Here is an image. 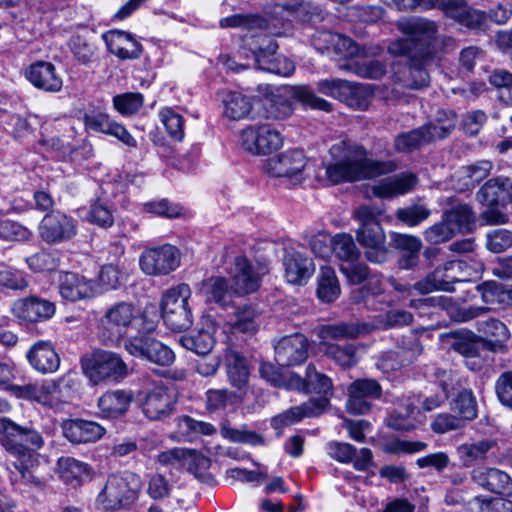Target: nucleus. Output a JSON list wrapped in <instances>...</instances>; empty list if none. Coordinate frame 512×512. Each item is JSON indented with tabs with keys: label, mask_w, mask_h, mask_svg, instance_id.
Here are the masks:
<instances>
[{
	"label": "nucleus",
	"mask_w": 512,
	"mask_h": 512,
	"mask_svg": "<svg viewBox=\"0 0 512 512\" xmlns=\"http://www.w3.org/2000/svg\"><path fill=\"white\" fill-rule=\"evenodd\" d=\"M396 27L406 37L390 42L388 52L393 56H406L411 60L410 74L417 78L409 84L411 89L417 90L427 86L429 76L422 68V63L431 59L437 51V24L427 18L408 17L398 20Z\"/></svg>",
	"instance_id": "f257e3e1"
},
{
	"label": "nucleus",
	"mask_w": 512,
	"mask_h": 512,
	"mask_svg": "<svg viewBox=\"0 0 512 512\" xmlns=\"http://www.w3.org/2000/svg\"><path fill=\"white\" fill-rule=\"evenodd\" d=\"M0 442L14 458L11 463L14 470L8 468L12 484L22 482L27 485H41L40 479L34 474L37 454L43 440L34 430L23 428L9 418H0Z\"/></svg>",
	"instance_id": "f03ea898"
},
{
	"label": "nucleus",
	"mask_w": 512,
	"mask_h": 512,
	"mask_svg": "<svg viewBox=\"0 0 512 512\" xmlns=\"http://www.w3.org/2000/svg\"><path fill=\"white\" fill-rule=\"evenodd\" d=\"M330 154L337 162L326 167V175L332 183L356 181L392 172L396 169L391 161L378 162L367 158L363 147L349 141H340L332 145Z\"/></svg>",
	"instance_id": "7ed1b4c3"
},
{
	"label": "nucleus",
	"mask_w": 512,
	"mask_h": 512,
	"mask_svg": "<svg viewBox=\"0 0 512 512\" xmlns=\"http://www.w3.org/2000/svg\"><path fill=\"white\" fill-rule=\"evenodd\" d=\"M141 312L130 302H118L106 309L98 321L97 335L105 345H117L130 329H138Z\"/></svg>",
	"instance_id": "20e7f679"
},
{
	"label": "nucleus",
	"mask_w": 512,
	"mask_h": 512,
	"mask_svg": "<svg viewBox=\"0 0 512 512\" xmlns=\"http://www.w3.org/2000/svg\"><path fill=\"white\" fill-rule=\"evenodd\" d=\"M383 210L379 207L364 205L355 212V218L360 222L357 230V240L366 249L365 254L369 261L382 263L386 260V236L379 223Z\"/></svg>",
	"instance_id": "39448f33"
},
{
	"label": "nucleus",
	"mask_w": 512,
	"mask_h": 512,
	"mask_svg": "<svg viewBox=\"0 0 512 512\" xmlns=\"http://www.w3.org/2000/svg\"><path fill=\"white\" fill-rule=\"evenodd\" d=\"M142 488L139 475L125 471L109 475L107 481L98 493L96 506L104 511H115L129 506L138 496Z\"/></svg>",
	"instance_id": "423d86ee"
},
{
	"label": "nucleus",
	"mask_w": 512,
	"mask_h": 512,
	"mask_svg": "<svg viewBox=\"0 0 512 512\" xmlns=\"http://www.w3.org/2000/svg\"><path fill=\"white\" fill-rule=\"evenodd\" d=\"M11 390L18 398L35 401L45 407L60 410L72 398V387L63 378L56 380H43L26 385L11 386Z\"/></svg>",
	"instance_id": "0eeeda50"
},
{
	"label": "nucleus",
	"mask_w": 512,
	"mask_h": 512,
	"mask_svg": "<svg viewBox=\"0 0 512 512\" xmlns=\"http://www.w3.org/2000/svg\"><path fill=\"white\" fill-rule=\"evenodd\" d=\"M84 375L94 385L103 382H119L128 375V366L122 357L112 351L95 350L82 357Z\"/></svg>",
	"instance_id": "6e6552de"
},
{
	"label": "nucleus",
	"mask_w": 512,
	"mask_h": 512,
	"mask_svg": "<svg viewBox=\"0 0 512 512\" xmlns=\"http://www.w3.org/2000/svg\"><path fill=\"white\" fill-rule=\"evenodd\" d=\"M191 295V288L185 283L171 287L163 293L162 319L170 330L181 332L191 327L193 315L188 303Z\"/></svg>",
	"instance_id": "1a4fd4ad"
},
{
	"label": "nucleus",
	"mask_w": 512,
	"mask_h": 512,
	"mask_svg": "<svg viewBox=\"0 0 512 512\" xmlns=\"http://www.w3.org/2000/svg\"><path fill=\"white\" fill-rule=\"evenodd\" d=\"M284 137L273 125L256 123L244 127L239 135L241 147L255 156H266L283 146Z\"/></svg>",
	"instance_id": "9d476101"
},
{
	"label": "nucleus",
	"mask_w": 512,
	"mask_h": 512,
	"mask_svg": "<svg viewBox=\"0 0 512 512\" xmlns=\"http://www.w3.org/2000/svg\"><path fill=\"white\" fill-rule=\"evenodd\" d=\"M181 253L170 244L144 250L139 257L142 272L149 276H163L180 266Z\"/></svg>",
	"instance_id": "9b49d317"
},
{
	"label": "nucleus",
	"mask_w": 512,
	"mask_h": 512,
	"mask_svg": "<svg viewBox=\"0 0 512 512\" xmlns=\"http://www.w3.org/2000/svg\"><path fill=\"white\" fill-rule=\"evenodd\" d=\"M268 273L265 263L252 262L245 256L235 258L230 271V282L237 296H244L257 291L262 277Z\"/></svg>",
	"instance_id": "f8f14e48"
},
{
	"label": "nucleus",
	"mask_w": 512,
	"mask_h": 512,
	"mask_svg": "<svg viewBox=\"0 0 512 512\" xmlns=\"http://www.w3.org/2000/svg\"><path fill=\"white\" fill-rule=\"evenodd\" d=\"M124 347L130 355L160 366H169L175 360L172 349L152 337H130L125 340Z\"/></svg>",
	"instance_id": "ddd939ff"
},
{
	"label": "nucleus",
	"mask_w": 512,
	"mask_h": 512,
	"mask_svg": "<svg viewBox=\"0 0 512 512\" xmlns=\"http://www.w3.org/2000/svg\"><path fill=\"white\" fill-rule=\"evenodd\" d=\"M40 238L49 244H58L73 238L77 233V221L60 211L47 213L39 227Z\"/></svg>",
	"instance_id": "4468645a"
},
{
	"label": "nucleus",
	"mask_w": 512,
	"mask_h": 512,
	"mask_svg": "<svg viewBox=\"0 0 512 512\" xmlns=\"http://www.w3.org/2000/svg\"><path fill=\"white\" fill-rule=\"evenodd\" d=\"M55 312L56 306L53 302L38 296L17 299L11 306L13 316L27 324L47 321Z\"/></svg>",
	"instance_id": "2eb2a0df"
},
{
	"label": "nucleus",
	"mask_w": 512,
	"mask_h": 512,
	"mask_svg": "<svg viewBox=\"0 0 512 512\" xmlns=\"http://www.w3.org/2000/svg\"><path fill=\"white\" fill-rule=\"evenodd\" d=\"M60 296L67 301L87 300L99 295L95 280L74 272H61L58 278Z\"/></svg>",
	"instance_id": "dca6fc26"
},
{
	"label": "nucleus",
	"mask_w": 512,
	"mask_h": 512,
	"mask_svg": "<svg viewBox=\"0 0 512 512\" xmlns=\"http://www.w3.org/2000/svg\"><path fill=\"white\" fill-rule=\"evenodd\" d=\"M306 164L307 157L303 150L290 149L269 159L266 163V170L276 177L295 178L300 181Z\"/></svg>",
	"instance_id": "f3484780"
},
{
	"label": "nucleus",
	"mask_w": 512,
	"mask_h": 512,
	"mask_svg": "<svg viewBox=\"0 0 512 512\" xmlns=\"http://www.w3.org/2000/svg\"><path fill=\"white\" fill-rule=\"evenodd\" d=\"M175 403L176 399L172 391L166 387L157 386L145 394L141 407L147 419L161 421L172 415Z\"/></svg>",
	"instance_id": "a211bd4d"
},
{
	"label": "nucleus",
	"mask_w": 512,
	"mask_h": 512,
	"mask_svg": "<svg viewBox=\"0 0 512 512\" xmlns=\"http://www.w3.org/2000/svg\"><path fill=\"white\" fill-rule=\"evenodd\" d=\"M381 396V386L373 379H359L349 387L347 410L352 414H365L371 408V400Z\"/></svg>",
	"instance_id": "6ab92c4d"
},
{
	"label": "nucleus",
	"mask_w": 512,
	"mask_h": 512,
	"mask_svg": "<svg viewBox=\"0 0 512 512\" xmlns=\"http://www.w3.org/2000/svg\"><path fill=\"white\" fill-rule=\"evenodd\" d=\"M159 462L175 468H186L190 473L199 476L208 469L210 460L196 450L174 448L159 455Z\"/></svg>",
	"instance_id": "aec40b11"
},
{
	"label": "nucleus",
	"mask_w": 512,
	"mask_h": 512,
	"mask_svg": "<svg viewBox=\"0 0 512 512\" xmlns=\"http://www.w3.org/2000/svg\"><path fill=\"white\" fill-rule=\"evenodd\" d=\"M308 356V341L303 334L283 337L275 346V359L281 366L301 364Z\"/></svg>",
	"instance_id": "412c9836"
},
{
	"label": "nucleus",
	"mask_w": 512,
	"mask_h": 512,
	"mask_svg": "<svg viewBox=\"0 0 512 512\" xmlns=\"http://www.w3.org/2000/svg\"><path fill=\"white\" fill-rule=\"evenodd\" d=\"M102 38L109 52L121 60L138 59L142 55L143 46L129 32L110 30Z\"/></svg>",
	"instance_id": "4be33fe9"
},
{
	"label": "nucleus",
	"mask_w": 512,
	"mask_h": 512,
	"mask_svg": "<svg viewBox=\"0 0 512 512\" xmlns=\"http://www.w3.org/2000/svg\"><path fill=\"white\" fill-rule=\"evenodd\" d=\"M132 400L133 394L129 390L106 391L98 399V415L105 419H118L128 412Z\"/></svg>",
	"instance_id": "5701e85b"
},
{
	"label": "nucleus",
	"mask_w": 512,
	"mask_h": 512,
	"mask_svg": "<svg viewBox=\"0 0 512 512\" xmlns=\"http://www.w3.org/2000/svg\"><path fill=\"white\" fill-rule=\"evenodd\" d=\"M267 42L265 47H259L254 51L255 59L259 67L271 73L278 75L288 76L294 71V64L292 61L282 55H275L278 49V44L270 38H265Z\"/></svg>",
	"instance_id": "b1692460"
},
{
	"label": "nucleus",
	"mask_w": 512,
	"mask_h": 512,
	"mask_svg": "<svg viewBox=\"0 0 512 512\" xmlns=\"http://www.w3.org/2000/svg\"><path fill=\"white\" fill-rule=\"evenodd\" d=\"M29 364L41 374L56 372L60 366V357L49 341L39 340L26 353Z\"/></svg>",
	"instance_id": "393cba45"
},
{
	"label": "nucleus",
	"mask_w": 512,
	"mask_h": 512,
	"mask_svg": "<svg viewBox=\"0 0 512 512\" xmlns=\"http://www.w3.org/2000/svg\"><path fill=\"white\" fill-rule=\"evenodd\" d=\"M327 408L326 398H311L308 402L292 407L272 419L275 429H282L301 421L304 417H316Z\"/></svg>",
	"instance_id": "a878e982"
},
{
	"label": "nucleus",
	"mask_w": 512,
	"mask_h": 512,
	"mask_svg": "<svg viewBox=\"0 0 512 512\" xmlns=\"http://www.w3.org/2000/svg\"><path fill=\"white\" fill-rule=\"evenodd\" d=\"M85 124L90 130L116 137L130 148H135L137 146L136 139L127 131V129L111 120L105 113L92 112L90 114H86Z\"/></svg>",
	"instance_id": "bb28decb"
},
{
	"label": "nucleus",
	"mask_w": 512,
	"mask_h": 512,
	"mask_svg": "<svg viewBox=\"0 0 512 512\" xmlns=\"http://www.w3.org/2000/svg\"><path fill=\"white\" fill-rule=\"evenodd\" d=\"M418 179L414 173L403 172L386 177L372 186V193L379 198L405 195L413 190Z\"/></svg>",
	"instance_id": "cd10ccee"
},
{
	"label": "nucleus",
	"mask_w": 512,
	"mask_h": 512,
	"mask_svg": "<svg viewBox=\"0 0 512 512\" xmlns=\"http://www.w3.org/2000/svg\"><path fill=\"white\" fill-rule=\"evenodd\" d=\"M226 370L230 385L236 389L235 396L242 399L249 390L250 371L246 360L237 352L226 355Z\"/></svg>",
	"instance_id": "c85d7f7f"
},
{
	"label": "nucleus",
	"mask_w": 512,
	"mask_h": 512,
	"mask_svg": "<svg viewBox=\"0 0 512 512\" xmlns=\"http://www.w3.org/2000/svg\"><path fill=\"white\" fill-rule=\"evenodd\" d=\"M63 435L72 443H89L99 440L105 429L94 421L68 420L62 425Z\"/></svg>",
	"instance_id": "c756f323"
},
{
	"label": "nucleus",
	"mask_w": 512,
	"mask_h": 512,
	"mask_svg": "<svg viewBox=\"0 0 512 512\" xmlns=\"http://www.w3.org/2000/svg\"><path fill=\"white\" fill-rule=\"evenodd\" d=\"M28 80L37 88L55 93L62 87V79L50 62L39 61L32 64L26 72Z\"/></svg>",
	"instance_id": "7c9ffc66"
},
{
	"label": "nucleus",
	"mask_w": 512,
	"mask_h": 512,
	"mask_svg": "<svg viewBox=\"0 0 512 512\" xmlns=\"http://www.w3.org/2000/svg\"><path fill=\"white\" fill-rule=\"evenodd\" d=\"M478 331L483 333L486 338L483 345L492 352H506V342L510 338V332L507 326L497 319H489L478 323Z\"/></svg>",
	"instance_id": "2f4dec72"
},
{
	"label": "nucleus",
	"mask_w": 512,
	"mask_h": 512,
	"mask_svg": "<svg viewBox=\"0 0 512 512\" xmlns=\"http://www.w3.org/2000/svg\"><path fill=\"white\" fill-rule=\"evenodd\" d=\"M283 264L287 281L296 285L305 284L315 270L312 260L300 253H288L284 257Z\"/></svg>",
	"instance_id": "473e14b6"
},
{
	"label": "nucleus",
	"mask_w": 512,
	"mask_h": 512,
	"mask_svg": "<svg viewBox=\"0 0 512 512\" xmlns=\"http://www.w3.org/2000/svg\"><path fill=\"white\" fill-rule=\"evenodd\" d=\"M67 0H28L34 26L33 32H40L44 27L50 28L53 23L54 14L58 9L64 7Z\"/></svg>",
	"instance_id": "72a5a7b5"
},
{
	"label": "nucleus",
	"mask_w": 512,
	"mask_h": 512,
	"mask_svg": "<svg viewBox=\"0 0 512 512\" xmlns=\"http://www.w3.org/2000/svg\"><path fill=\"white\" fill-rule=\"evenodd\" d=\"M371 332L369 323H346L322 325L318 328V337L323 343L329 340H343L356 338L362 334Z\"/></svg>",
	"instance_id": "f704fd0d"
},
{
	"label": "nucleus",
	"mask_w": 512,
	"mask_h": 512,
	"mask_svg": "<svg viewBox=\"0 0 512 512\" xmlns=\"http://www.w3.org/2000/svg\"><path fill=\"white\" fill-rule=\"evenodd\" d=\"M260 376L271 385L287 390H301L305 385L302 378L291 371H282L271 363H262Z\"/></svg>",
	"instance_id": "c9c22d12"
},
{
	"label": "nucleus",
	"mask_w": 512,
	"mask_h": 512,
	"mask_svg": "<svg viewBox=\"0 0 512 512\" xmlns=\"http://www.w3.org/2000/svg\"><path fill=\"white\" fill-rule=\"evenodd\" d=\"M207 328H201L196 333L189 336H182L180 339L181 345L197 354H208L215 345L214 333L216 327L214 322L207 318L205 320Z\"/></svg>",
	"instance_id": "e433bc0d"
},
{
	"label": "nucleus",
	"mask_w": 512,
	"mask_h": 512,
	"mask_svg": "<svg viewBox=\"0 0 512 512\" xmlns=\"http://www.w3.org/2000/svg\"><path fill=\"white\" fill-rule=\"evenodd\" d=\"M512 181L509 178L498 177L486 182L477 193V200L488 207L508 199Z\"/></svg>",
	"instance_id": "4c0bfd02"
},
{
	"label": "nucleus",
	"mask_w": 512,
	"mask_h": 512,
	"mask_svg": "<svg viewBox=\"0 0 512 512\" xmlns=\"http://www.w3.org/2000/svg\"><path fill=\"white\" fill-rule=\"evenodd\" d=\"M317 39L326 43L327 50L346 59H357L363 50L352 39L338 33L319 32Z\"/></svg>",
	"instance_id": "58836bf2"
},
{
	"label": "nucleus",
	"mask_w": 512,
	"mask_h": 512,
	"mask_svg": "<svg viewBox=\"0 0 512 512\" xmlns=\"http://www.w3.org/2000/svg\"><path fill=\"white\" fill-rule=\"evenodd\" d=\"M368 86L342 79H324L318 82V92L330 96H369Z\"/></svg>",
	"instance_id": "ea45409f"
},
{
	"label": "nucleus",
	"mask_w": 512,
	"mask_h": 512,
	"mask_svg": "<svg viewBox=\"0 0 512 512\" xmlns=\"http://www.w3.org/2000/svg\"><path fill=\"white\" fill-rule=\"evenodd\" d=\"M317 297L324 303H332L341 293L340 283L334 269L330 266H321L317 278Z\"/></svg>",
	"instance_id": "a19ab883"
},
{
	"label": "nucleus",
	"mask_w": 512,
	"mask_h": 512,
	"mask_svg": "<svg viewBox=\"0 0 512 512\" xmlns=\"http://www.w3.org/2000/svg\"><path fill=\"white\" fill-rule=\"evenodd\" d=\"M257 100V116L272 119L289 117L294 110L290 98H253Z\"/></svg>",
	"instance_id": "79ce46f5"
},
{
	"label": "nucleus",
	"mask_w": 512,
	"mask_h": 512,
	"mask_svg": "<svg viewBox=\"0 0 512 512\" xmlns=\"http://www.w3.org/2000/svg\"><path fill=\"white\" fill-rule=\"evenodd\" d=\"M61 479L72 486H78L90 477L89 466L72 457H61L58 460Z\"/></svg>",
	"instance_id": "37998d69"
},
{
	"label": "nucleus",
	"mask_w": 512,
	"mask_h": 512,
	"mask_svg": "<svg viewBox=\"0 0 512 512\" xmlns=\"http://www.w3.org/2000/svg\"><path fill=\"white\" fill-rule=\"evenodd\" d=\"M417 414V407L410 399H407L405 403H401L398 406L394 413L389 415L387 425L400 431L414 430L420 423L416 417Z\"/></svg>",
	"instance_id": "c03bdc74"
},
{
	"label": "nucleus",
	"mask_w": 512,
	"mask_h": 512,
	"mask_svg": "<svg viewBox=\"0 0 512 512\" xmlns=\"http://www.w3.org/2000/svg\"><path fill=\"white\" fill-rule=\"evenodd\" d=\"M177 438L182 441H193L200 435H212L216 428L207 422L195 420L189 416L177 419Z\"/></svg>",
	"instance_id": "a18cd8bd"
},
{
	"label": "nucleus",
	"mask_w": 512,
	"mask_h": 512,
	"mask_svg": "<svg viewBox=\"0 0 512 512\" xmlns=\"http://www.w3.org/2000/svg\"><path fill=\"white\" fill-rule=\"evenodd\" d=\"M208 301L227 306L236 295L233 285L224 277H212L204 284Z\"/></svg>",
	"instance_id": "49530a36"
},
{
	"label": "nucleus",
	"mask_w": 512,
	"mask_h": 512,
	"mask_svg": "<svg viewBox=\"0 0 512 512\" xmlns=\"http://www.w3.org/2000/svg\"><path fill=\"white\" fill-rule=\"evenodd\" d=\"M223 114L231 120L257 117V100L252 98H225Z\"/></svg>",
	"instance_id": "de8ad7c7"
},
{
	"label": "nucleus",
	"mask_w": 512,
	"mask_h": 512,
	"mask_svg": "<svg viewBox=\"0 0 512 512\" xmlns=\"http://www.w3.org/2000/svg\"><path fill=\"white\" fill-rule=\"evenodd\" d=\"M360 77L379 79L386 73V66L379 60L368 57V52L363 49L357 59L352 60L347 66Z\"/></svg>",
	"instance_id": "09e8293b"
},
{
	"label": "nucleus",
	"mask_w": 512,
	"mask_h": 512,
	"mask_svg": "<svg viewBox=\"0 0 512 512\" xmlns=\"http://www.w3.org/2000/svg\"><path fill=\"white\" fill-rule=\"evenodd\" d=\"M304 387L300 391L316 393L318 398H326L327 405L332 394V382L326 375L318 373L312 365H308L306 369V378L302 379Z\"/></svg>",
	"instance_id": "8fccbe9b"
},
{
	"label": "nucleus",
	"mask_w": 512,
	"mask_h": 512,
	"mask_svg": "<svg viewBox=\"0 0 512 512\" xmlns=\"http://www.w3.org/2000/svg\"><path fill=\"white\" fill-rule=\"evenodd\" d=\"M455 233L468 232L474 223V213L470 206L459 204L446 211L443 217Z\"/></svg>",
	"instance_id": "3c124183"
},
{
	"label": "nucleus",
	"mask_w": 512,
	"mask_h": 512,
	"mask_svg": "<svg viewBox=\"0 0 512 512\" xmlns=\"http://www.w3.org/2000/svg\"><path fill=\"white\" fill-rule=\"evenodd\" d=\"M492 169V163L487 160L479 161L476 164L463 167L458 172V178L463 181L461 190L472 189L476 184L485 179Z\"/></svg>",
	"instance_id": "603ef678"
},
{
	"label": "nucleus",
	"mask_w": 512,
	"mask_h": 512,
	"mask_svg": "<svg viewBox=\"0 0 512 512\" xmlns=\"http://www.w3.org/2000/svg\"><path fill=\"white\" fill-rule=\"evenodd\" d=\"M392 241L397 248L406 252L400 262L401 267L411 268L414 266L421 248V241L417 237L406 234H393Z\"/></svg>",
	"instance_id": "864d4df0"
},
{
	"label": "nucleus",
	"mask_w": 512,
	"mask_h": 512,
	"mask_svg": "<svg viewBox=\"0 0 512 512\" xmlns=\"http://www.w3.org/2000/svg\"><path fill=\"white\" fill-rule=\"evenodd\" d=\"M124 279L123 267L120 263L103 265L100 269L98 280L99 295L105 291L117 289Z\"/></svg>",
	"instance_id": "5fc2aeb1"
},
{
	"label": "nucleus",
	"mask_w": 512,
	"mask_h": 512,
	"mask_svg": "<svg viewBox=\"0 0 512 512\" xmlns=\"http://www.w3.org/2000/svg\"><path fill=\"white\" fill-rule=\"evenodd\" d=\"M456 115L452 111L440 110L437 112L435 123L423 126L431 139L439 140L445 138L456 126Z\"/></svg>",
	"instance_id": "6e6d98bb"
},
{
	"label": "nucleus",
	"mask_w": 512,
	"mask_h": 512,
	"mask_svg": "<svg viewBox=\"0 0 512 512\" xmlns=\"http://www.w3.org/2000/svg\"><path fill=\"white\" fill-rule=\"evenodd\" d=\"M332 253L341 261V264H348L357 261L359 250L349 234H337L333 237Z\"/></svg>",
	"instance_id": "4d7b16f0"
},
{
	"label": "nucleus",
	"mask_w": 512,
	"mask_h": 512,
	"mask_svg": "<svg viewBox=\"0 0 512 512\" xmlns=\"http://www.w3.org/2000/svg\"><path fill=\"white\" fill-rule=\"evenodd\" d=\"M259 312L253 305H243L235 312L232 329L242 333H253L258 327Z\"/></svg>",
	"instance_id": "13d9d810"
},
{
	"label": "nucleus",
	"mask_w": 512,
	"mask_h": 512,
	"mask_svg": "<svg viewBox=\"0 0 512 512\" xmlns=\"http://www.w3.org/2000/svg\"><path fill=\"white\" fill-rule=\"evenodd\" d=\"M424 127L414 129L410 132L400 134L396 137L394 146L399 152L413 151L425 143L433 141Z\"/></svg>",
	"instance_id": "bf43d9fd"
},
{
	"label": "nucleus",
	"mask_w": 512,
	"mask_h": 512,
	"mask_svg": "<svg viewBox=\"0 0 512 512\" xmlns=\"http://www.w3.org/2000/svg\"><path fill=\"white\" fill-rule=\"evenodd\" d=\"M437 378L441 385V392L431 395L424 400L423 409L425 411L439 408L447 400L450 390L453 389L455 375L451 371H439Z\"/></svg>",
	"instance_id": "052dcab7"
},
{
	"label": "nucleus",
	"mask_w": 512,
	"mask_h": 512,
	"mask_svg": "<svg viewBox=\"0 0 512 512\" xmlns=\"http://www.w3.org/2000/svg\"><path fill=\"white\" fill-rule=\"evenodd\" d=\"M424 9L439 8L446 16L458 20L468 7L465 0H412Z\"/></svg>",
	"instance_id": "680f3d73"
},
{
	"label": "nucleus",
	"mask_w": 512,
	"mask_h": 512,
	"mask_svg": "<svg viewBox=\"0 0 512 512\" xmlns=\"http://www.w3.org/2000/svg\"><path fill=\"white\" fill-rule=\"evenodd\" d=\"M451 409L459 415L463 424L477 417L476 399L471 390L461 391L452 401Z\"/></svg>",
	"instance_id": "e2e57ef3"
},
{
	"label": "nucleus",
	"mask_w": 512,
	"mask_h": 512,
	"mask_svg": "<svg viewBox=\"0 0 512 512\" xmlns=\"http://www.w3.org/2000/svg\"><path fill=\"white\" fill-rule=\"evenodd\" d=\"M159 118L167 133L173 139L181 141L184 138V119L175 109L162 108L159 112Z\"/></svg>",
	"instance_id": "0e129e2a"
},
{
	"label": "nucleus",
	"mask_w": 512,
	"mask_h": 512,
	"mask_svg": "<svg viewBox=\"0 0 512 512\" xmlns=\"http://www.w3.org/2000/svg\"><path fill=\"white\" fill-rule=\"evenodd\" d=\"M493 445V441L482 440L476 443L462 444L457 450L464 465L469 466L473 461L483 459Z\"/></svg>",
	"instance_id": "69168bd1"
},
{
	"label": "nucleus",
	"mask_w": 512,
	"mask_h": 512,
	"mask_svg": "<svg viewBox=\"0 0 512 512\" xmlns=\"http://www.w3.org/2000/svg\"><path fill=\"white\" fill-rule=\"evenodd\" d=\"M87 221L103 228L110 227L114 222L113 212L103 200L94 201L86 215Z\"/></svg>",
	"instance_id": "338daca9"
},
{
	"label": "nucleus",
	"mask_w": 512,
	"mask_h": 512,
	"mask_svg": "<svg viewBox=\"0 0 512 512\" xmlns=\"http://www.w3.org/2000/svg\"><path fill=\"white\" fill-rule=\"evenodd\" d=\"M495 392L499 402L512 409V370L499 375L495 382Z\"/></svg>",
	"instance_id": "774afa93"
}]
</instances>
